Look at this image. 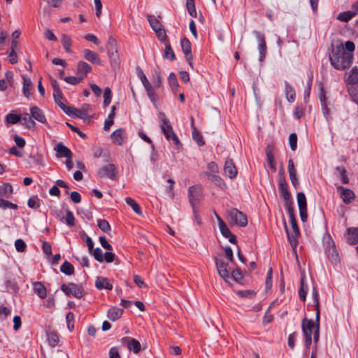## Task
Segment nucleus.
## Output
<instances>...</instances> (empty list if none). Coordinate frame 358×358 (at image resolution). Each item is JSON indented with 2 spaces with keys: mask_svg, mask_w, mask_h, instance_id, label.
Here are the masks:
<instances>
[{
  "mask_svg": "<svg viewBox=\"0 0 358 358\" xmlns=\"http://www.w3.org/2000/svg\"><path fill=\"white\" fill-rule=\"evenodd\" d=\"M64 80L67 83L75 85L80 83L83 79L79 76H78V77H75V76L64 77Z\"/></svg>",
  "mask_w": 358,
  "mask_h": 358,
  "instance_id": "54",
  "label": "nucleus"
},
{
  "mask_svg": "<svg viewBox=\"0 0 358 358\" xmlns=\"http://www.w3.org/2000/svg\"><path fill=\"white\" fill-rule=\"evenodd\" d=\"M160 120V127L167 140H173L176 145H180V141L173 131V127L171 125L169 120L166 118V115L163 112H160L158 115Z\"/></svg>",
  "mask_w": 358,
  "mask_h": 358,
  "instance_id": "2",
  "label": "nucleus"
},
{
  "mask_svg": "<svg viewBox=\"0 0 358 358\" xmlns=\"http://www.w3.org/2000/svg\"><path fill=\"white\" fill-rule=\"evenodd\" d=\"M65 222L70 227L75 225V217L73 214L70 210H66V217H64Z\"/></svg>",
  "mask_w": 358,
  "mask_h": 358,
  "instance_id": "50",
  "label": "nucleus"
},
{
  "mask_svg": "<svg viewBox=\"0 0 358 358\" xmlns=\"http://www.w3.org/2000/svg\"><path fill=\"white\" fill-rule=\"evenodd\" d=\"M69 115L75 116L80 119H85L88 116L87 110L84 108L82 109H76L73 107L66 106L63 110Z\"/></svg>",
  "mask_w": 358,
  "mask_h": 358,
  "instance_id": "13",
  "label": "nucleus"
},
{
  "mask_svg": "<svg viewBox=\"0 0 358 358\" xmlns=\"http://www.w3.org/2000/svg\"><path fill=\"white\" fill-rule=\"evenodd\" d=\"M126 203L131 207L133 210L138 215H141L142 212L139 205L131 197H127L125 199Z\"/></svg>",
  "mask_w": 358,
  "mask_h": 358,
  "instance_id": "39",
  "label": "nucleus"
},
{
  "mask_svg": "<svg viewBox=\"0 0 358 358\" xmlns=\"http://www.w3.org/2000/svg\"><path fill=\"white\" fill-rule=\"evenodd\" d=\"M312 296L316 307V321L318 322L320 320L319 299L317 292L315 289L313 291Z\"/></svg>",
  "mask_w": 358,
  "mask_h": 358,
  "instance_id": "47",
  "label": "nucleus"
},
{
  "mask_svg": "<svg viewBox=\"0 0 358 358\" xmlns=\"http://www.w3.org/2000/svg\"><path fill=\"white\" fill-rule=\"evenodd\" d=\"M301 220L303 222L307 220L306 198L303 192H299L296 196Z\"/></svg>",
  "mask_w": 358,
  "mask_h": 358,
  "instance_id": "9",
  "label": "nucleus"
},
{
  "mask_svg": "<svg viewBox=\"0 0 358 358\" xmlns=\"http://www.w3.org/2000/svg\"><path fill=\"white\" fill-rule=\"evenodd\" d=\"M83 56L85 59L87 61L96 64H101V59L99 57V55L90 50L85 49L83 50Z\"/></svg>",
  "mask_w": 358,
  "mask_h": 358,
  "instance_id": "22",
  "label": "nucleus"
},
{
  "mask_svg": "<svg viewBox=\"0 0 358 358\" xmlns=\"http://www.w3.org/2000/svg\"><path fill=\"white\" fill-rule=\"evenodd\" d=\"M215 264L220 276L226 282L230 278L229 272L227 269L228 263L222 259H216Z\"/></svg>",
  "mask_w": 358,
  "mask_h": 358,
  "instance_id": "12",
  "label": "nucleus"
},
{
  "mask_svg": "<svg viewBox=\"0 0 358 358\" xmlns=\"http://www.w3.org/2000/svg\"><path fill=\"white\" fill-rule=\"evenodd\" d=\"M220 231L223 236H224L227 238H229V241L231 243H236V237L231 234L229 228L227 225H224L223 227H221L219 228Z\"/></svg>",
  "mask_w": 358,
  "mask_h": 358,
  "instance_id": "31",
  "label": "nucleus"
},
{
  "mask_svg": "<svg viewBox=\"0 0 358 358\" xmlns=\"http://www.w3.org/2000/svg\"><path fill=\"white\" fill-rule=\"evenodd\" d=\"M103 98V105L106 107L110 104L112 99V92L109 87H106L104 89Z\"/></svg>",
  "mask_w": 358,
  "mask_h": 358,
  "instance_id": "46",
  "label": "nucleus"
},
{
  "mask_svg": "<svg viewBox=\"0 0 358 358\" xmlns=\"http://www.w3.org/2000/svg\"><path fill=\"white\" fill-rule=\"evenodd\" d=\"M336 171L339 173L341 177V180L343 183L347 184L349 180L346 176V171L343 167H336Z\"/></svg>",
  "mask_w": 358,
  "mask_h": 358,
  "instance_id": "59",
  "label": "nucleus"
},
{
  "mask_svg": "<svg viewBox=\"0 0 358 358\" xmlns=\"http://www.w3.org/2000/svg\"><path fill=\"white\" fill-rule=\"evenodd\" d=\"M338 190L341 191V196L344 203H350L354 199L355 194L351 189L341 186Z\"/></svg>",
  "mask_w": 358,
  "mask_h": 358,
  "instance_id": "17",
  "label": "nucleus"
},
{
  "mask_svg": "<svg viewBox=\"0 0 358 358\" xmlns=\"http://www.w3.org/2000/svg\"><path fill=\"white\" fill-rule=\"evenodd\" d=\"M302 331L305 337V343L309 348L312 343V333L314 329V323L312 320L304 318L302 320Z\"/></svg>",
  "mask_w": 358,
  "mask_h": 358,
  "instance_id": "6",
  "label": "nucleus"
},
{
  "mask_svg": "<svg viewBox=\"0 0 358 358\" xmlns=\"http://www.w3.org/2000/svg\"><path fill=\"white\" fill-rule=\"evenodd\" d=\"M208 178L217 186L223 188L225 186L223 180L218 176L208 174Z\"/></svg>",
  "mask_w": 358,
  "mask_h": 358,
  "instance_id": "42",
  "label": "nucleus"
},
{
  "mask_svg": "<svg viewBox=\"0 0 358 358\" xmlns=\"http://www.w3.org/2000/svg\"><path fill=\"white\" fill-rule=\"evenodd\" d=\"M20 116L13 113H9L6 117V121L8 124H16L20 122Z\"/></svg>",
  "mask_w": 358,
  "mask_h": 358,
  "instance_id": "45",
  "label": "nucleus"
},
{
  "mask_svg": "<svg viewBox=\"0 0 358 358\" xmlns=\"http://www.w3.org/2000/svg\"><path fill=\"white\" fill-rule=\"evenodd\" d=\"M355 16V12L351 8L349 10L340 13L337 16V19L340 21L347 22Z\"/></svg>",
  "mask_w": 358,
  "mask_h": 358,
  "instance_id": "32",
  "label": "nucleus"
},
{
  "mask_svg": "<svg viewBox=\"0 0 358 358\" xmlns=\"http://www.w3.org/2000/svg\"><path fill=\"white\" fill-rule=\"evenodd\" d=\"M348 91L353 101L358 103V85L351 87Z\"/></svg>",
  "mask_w": 358,
  "mask_h": 358,
  "instance_id": "55",
  "label": "nucleus"
},
{
  "mask_svg": "<svg viewBox=\"0 0 358 358\" xmlns=\"http://www.w3.org/2000/svg\"><path fill=\"white\" fill-rule=\"evenodd\" d=\"M227 215L228 221L231 224H236L240 227H245L248 224L246 215L236 208H232L228 210Z\"/></svg>",
  "mask_w": 358,
  "mask_h": 358,
  "instance_id": "4",
  "label": "nucleus"
},
{
  "mask_svg": "<svg viewBox=\"0 0 358 358\" xmlns=\"http://www.w3.org/2000/svg\"><path fill=\"white\" fill-rule=\"evenodd\" d=\"M15 247L17 252H22L25 250L27 245L24 241L20 238L15 241Z\"/></svg>",
  "mask_w": 358,
  "mask_h": 358,
  "instance_id": "53",
  "label": "nucleus"
},
{
  "mask_svg": "<svg viewBox=\"0 0 358 358\" xmlns=\"http://www.w3.org/2000/svg\"><path fill=\"white\" fill-rule=\"evenodd\" d=\"M113 143L117 145H121L124 140V130L118 129L114 131L110 135Z\"/></svg>",
  "mask_w": 358,
  "mask_h": 358,
  "instance_id": "18",
  "label": "nucleus"
},
{
  "mask_svg": "<svg viewBox=\"0 0 358 358\" xmlns=\"http://www.w3.org/2000/svg\"><path fill=\"white\" fill-rule=\"evenodd\" d=\"M55 150L57 152V157H66L70 159L72 157V152L62 143H59L55 147Z\"/></svg>",
  "mask_w": 358,
  "mask_h": 358,
  "instance_id": "16",
  "label": "nucleus"
},
{
  "mask_svg": "<svg viewBox=\"0 0 358 358\" xmlns=\"http://www.w3.org/2000/svg\"><path fill=\"white\" fill-rule=\"evenodd\" d=\"M30 115H31L33 120H36V121L46 124L47 120L45 114L42 111L41 108L37 106H33L30 108Z\"/></svg>",
  "mask_w": 358,
  "mask_h": 358,
  "instance_id": "15",
  "label": "nucleus"
},
{
  "mask_svg": "<svg viewBox=\"0 0 358 358\" xmlns=\"http://www.w3.org/2000/svg\"><path fill=\"white\" fill-rule=\"evenodd\" d=\"M33 289L34 292L40 297L41 299H45L47 296V290L45 287L43 285L41 282H33Z\"/></svg>",
  "mask_w": 358,
  "mask_h": 358,
  "instance_id": "23",
  "label": "nucleus"
},
{
  "mask_svg": "<svg viewBox=\"0 0 358 358\" xmlns=\"http://www.w3.org/2000/svg\"><path fill=\"white\" fill-rule=\"evenodd\" d=\"M71 199L73 203H78L81 201V196L78 192H72L71 193Z\"/></svg>",
  "mask_w": 358,
  "mask_h": 358,
  "instance_id": "64",
  "label": "nucleus"
},
{
  "mask_svg": "<svg viewBox=\"0 0 358 358\" xmlns=\"http://www.w3.org/2000/svg\"><path fill=\"white\" fill-rule=\"evenodd\" d=\"M120 343L122 345L126 346L129 351H133L135 354H137L141 350L140 343L134 338L123 337L120 340Z\"/></svg>",
  "mask_w": 358,
  "mask_h": 358,
  "instance_id": "11",
  "label": "nucleus"
},
{
  "mask_svg": "<svg viewBox=\"0 0 358 358\" xmlns=\"http://www.w3.org/2000/svg\"><path fill=\"white\" fill-rule=\"evenodd\" d=\"M20 122L27 129L34 128L36 123L33 120L31 115L27 113H24L20 116Z\"/></svg>",
  "mask_w": 358,
  "mask_h": 358,
  "instance_id": "25",
  "label": "nucleus"
},
{
  "mask_svg": "<svg viewBox=\"0 0 358 358\" xmlns=\"http://www.w3.org/2000/svg\"><path fill=\"white\" fill-rule=\"evenodd\" d=\"M180 45H181L182 50L185 55V57H189V59H190L191 56H193V55L192 53V47H191V43H190L189 41L187 38H184L181 41Z\"/></svg>",
  "mask_w": 358,
  "mask_h": 358,
  "instance_id": "28",
  "label": "nucleus"
},
{
  "mask_svg": "<svg viewBox=\"0 0 358 358\" xmlns=\"http://www.w3.org/2000/svg\"><path fill=\"white\" fill-rule=\"evenodd\" d=\"M97 225L103 232H108L110 230V226L106 220H98Z\"/></svg>",
  "mask_w": 358,
  "mask_h": 358,
  "instance_id": "48",
  "label": "nucleus"
},
{
  "mask_svg": "<svg viewBox=\"0 0 358 358\" xmlns=\"http://www.w3.org/2000/svg\"><path fill=\"white\" fill-rule=\"evenodd\" d=\"M158 38L160 40V41H164L166 38V31L164 30V29L163 28V27L162 28H160L159 30L157 29L155 31H154Z\"/></svg>",
  "mask_w": 358,
  "mask_h": 358,
  "instance_id": "62",
  "label": "nucleus"
},
{
  "mask_svg": "<svg viewBox=\"0 0 358 358\" xmlns=\"http://www.w3.org/2000/svg\"><path fill=\"white\" fill-rule=\"evenodd\" d=\"M285 227L286 229V232H287L289 242L291 244L293 250H294L295 248L296 247V245L298 243L297 238L299 236V231H298V232H296V231H293L292 232H290L287 229V224L285 222Z\"/></svg>",
  "mask_w": 358,
  "mask_h": 358,
  "instance_id": "26",
  "label": "nucleus"
},
{
  "mask_svg": "<svg viewBox=\"0 0 358 358\" xmlns=\"http://www.w3.org/2000/svg\"><path fill=\"white\" fill-rule=\"evenodd\" d=\"M48 341L52 347L56 346L59 343V336L55 331H49L47 334Z\"/></svg>",
  "mask_w": 358,
  "mask_h": 358,
  "instance_id": "40",
  "label": "nucleus"
},
{
  "mask_svg": "<svg viewBox=\"0 0 358 358\" xmlns=\"http://www.w3.org/2000/svg\"><path fill=\"white\" fill-rule=\"evenodd\" d=\"M29 207L36 209L39 208V199L36 196H33L29 198L27 203Z\"/></svg>",
  "mask_w": 358,
  "mask_h": 358,
  "instance_id": "52",
  "label": "nucleus"
},
{
  "mask_svg": "<svg viewBox=\"0 0 358 358\" xmlns=\"http://www.w3.org/2000/svg\"><path fill=\"white\" fill-rule=\"evenodd\" d=\"M186 7H187V10L189 14L192 17H196V11L194 0H187Z\"/></svg>",
  "mask_w": 358,
  "mask_h": 358,
  "instance_id": "43",
  "label": "nucleus"
},
{
  "mask_svg": "<svg viewBox=\"0 0 358 358\" xmlns=\"http://www.w3.org/2000/svg\"><path fill=\"white\" fill-rule=\"evenodd\" d=\"M353 60V55L347 53L342 44L336 45L330 56L331 64L337 70L348 69Z\"/></svg>",
  "mask_w": 358,
  "mask_h": 358,
  "instance_id": "1",
  "label": "nucleus"
},
{
  "mask_svg": "<svg viewBox=\"0 0 358 358\" xmlns=\"http://www.w3.org/2000/svg\"><path fill=\"white\" fill-rule=\"evenodd\" d=\"M346 238L350 244L358 243V228H349Z\"/></svg>",
  "mask_w": 358,
  "mask_h": 358,
  "instance_id": "29",
  "label": "nucleus"
},
{
  "mask_svg": "<svg viewBox=\"0 0 358 358\" xmlns=\"http://www.w3.org/2000/svg\"><path fill=\"white\" fill-rule=\"evenodd\" d=\"M60 271L68 275H71L74 273V268L71 264L64 262L60 267Z\"/></svg>",
  "mask_w": 358,
  "mask_h": 358,
  "instance_id": "37",
  "label": "nucleus"
},
{
  "mask_svg": "<svg viewBox=\"0 0 358 358\" xmlns=\"http://www.w3.org/2000/svg\"><path fill=\"white\" fill-rule=\"evenodd\" d=\"M92 71V67L90 64L85 62H80L78 64L77 71L76 73L82 79H83L87 74Z\"/></svg>",
  "mask_w": 358,
  "mask_h": 358,
  "instance_id": "21",
  "label": "nucleus"
},
{
  "mask_svg": "<svg viewBox=\"0 0 358 358\" xmlns=\"http://www.w3.org/2000/svg\"><path fill=\"white\" fill-rule=\"evenodd\" d=\"M93 256L94 257V259L99 262H102L103 261V255L102 250L99 248H96L94 250Z\"/></svg>",
  "mask_w": 358,
  "mask_h": 358,
  "instance_id": "58",
  "label": "nucleus"
},
{
  "mask_svg": "<svg viewBox=\"0 0 358 358\" xmlns=\"http://www.w3.org/2000/svg\"><path fill=\"white\" fill-rule=\"evenodd\" d=\"M273 150H274V148L272 145H268L266 146L265 152H266L267 159H274Z\"/></svg>",
  "mask_w": 358,
  "mask_h": 358,
  "instance_id": "61",
  "label": "nucleus"
},
{
  "mask_svg": "<svg viewBox=\"0 0 358 358\" xmlns=\"http://www.w3.org/2000/svg\"><path fill=\"white\" fill-rule=\"evenodd\" d=\"M147 19L153 31L159 30L163 27L161 22L152 15H148Z\"/></svg>",
  "mask_w": 358,
  "mask_h": 358,
  "instance_id": "34",
  "label": "nucleus"
},
{
  "mask_svg": "<svg viewBox=\"0 0 358 358\" xmlns=\"http://www.w3.org/2000/svg\"><path fill=\"white\" fill-rule=\"evenodd\" d=\"M123 309L117 307H112L108 311L107 315L110 320L115 321L121 317Z\"/></svg>",
  "mask_w": 358,
  "mask_h": 358,
  "instance_id": "27",
  "label": "nucleus"
},
{
  "mask_svg": "<svg viewBox=\"0 0 358 358\" xmlns=\"http://www.w3.org/2000/svg\"><path fill=\"white\" fill-rule=\"evenodd\" d=\"M61 289L68 296L73 295L77 299H80L84 295L83 288L81 285H77L73 282L69 283L67 285L63 284Z\"/></svg>",
  "mask_w": 358,
  "mask_h": 358,
  "instance_id": "5",
  "label": "nucleus"
},
{
  "mask_svg": "<svg viewBox=\"0 0 358 358\" xmlns=\"http://www.w3.org/2000/svg\"><path fill=\"white\" fill-rule=\"evenodd\" d=\"M308 291V285L305 283V275H303L301 279V286L299 292V297L302 301L306 300Z\"/></svg>",
  "mask_w": 358,
  "mask_h": 358,
  "instance_id": "35",
  "label": "nucleus"
},
{
  "mask_svg": "<svg viewBox=\"0 0 358 358\" xmlns=\"http://www.w3.org/2000/svg\"><path fill=\"white\" fill-rule=\"evenodd\" d=\"M253 33L259 42L258 49L260 54L259 61L262 62L264 60L266 55V44L264 35L258 31H255Z\"/></svg>",
  "mask_w": 358,
  "mask_h": 358,
  "instance_id": "10",
  "label": "nucleus"
},
{
  "mask_svg": "<svg viewBox=\"0 0 358 358\" xmlns=\"http://www.w3.org/2000/svg\"><path fill=\"white\" fill-rule=\"evenodd\" d=\"M164 56L165 58H166L171 61H173L175 59V58H176L175 53H174L173 49L171 48L170 44L166 45Z\"/></svg>",
  "mask_w": 358,
  "mask_h": 358,
  "instance_id": "44",
  "label": "nucleus"
},
{
  "mask_svg": "<svg viewBox=\"0 0 358 358\" xmlns=\"http://www.w3.org/2000/svg\"><path fill=\"white\" fill-rule=\"evenodd\" d=\"M95 285L99 289H106L110 290L113 289V285L109 282L108 279L103 277H97Z\"/></svg>",
  "mask_w": 358,
  "mask_h": 358,
  "instance_id": "24",
  "label": "nucleus"
},
{
  "mask_svg": "<svg viewBox=\"0 0 358 358\" xmlns=\"http://www.w3.org/2000/svg\"><path fill=\"white\" fill-rule=\"evenodd\" d=\"M345 48L348 51V52H346L347 53L352 54V52H354V50L355 49V43L352 41H348L345 43Z\"/></svg>",
  "mask_w": 358,
  "mask_h": 358,
  "instance_id": "63",
  "label": "nucleus"
},
{
  "mask_svg": "<svg viewBox=\"0 0 358 358\" xmlns=\"http://www.w3.org/2000/svg\"><path fill=\"white\" fill-rule=\"evenodd\" d=\"M192 138L199 146L204 145L205 141L203 139V136L196 128H194V131H192Z\"/></svg>",
  "mask_w": 358,
  "mask_h": 358,
  "instance_id": "38",
  "label": "nucleus"
},
{
  "mask_svg": "<svg viewBox=\"0 0 358 358\" xmlns=\"http://www.w3.org/2000/svg\"><path fill=\"white\" fill-rule=\"evenodd\" d=\"M230 278H232L236 282H240L242 278L241 271L239 269L232 271L231 276Z\"/></svg>",
  "mask_w": 358,
  "mask_h": 358,
  "instance_id": "60",
  "label": "nucleus"
},
{
  "mask_svg": "<svg viewBox=\"0 0 358 358\" xmlns=\"http://www.w3.org/2000/svg\"><path fill=\"white\" fill-rule=\"evenodd\" d=\"M53 97L57 104L64 110V108H65L66 106L62 102L63 96L61 90L53 91Z\"/></svg>",
  "mask_w": 358,
  "mask_h": 358,
  "instance_id": "36",
  "label": "nucleus"
},
{
  "mask_svg": "<svg viewBox=\"0 0 358 358\" xmlns=\"http://www.w3.org/2000/svg\"><path fill=\"white\" fill-rule=\"evenodd\" d=\"M100 178H108L115 180L117 175V169L114 164H109L100 168L97 172Z\"/></svg>",
  "mask_w": 358,
  "mask_h": 358,
  "instance_id": "8",
  "label": "nucleus"
},
{
  "mask_svg": "<svg viewBox=\"0 0 358 358\" xmlns=\"http://www.w3.org/2000/svg\"><path fill=\"white\" fill-rule=\"evenodd\" d=\"M13 193V187L10 184H3L0 187V208L3 209L13 208L17 209V206L12 203L3 198H9Z\"/></svg>",
  "mask_w": 358,
  "mask_h": 358,
  "instance_id": "3",
  "label": "nucleus"
},
{
  "mask_svg": "<svg viewBox=\"0 0 358 358\" xmlns=\"http://www.w3.org/2000/svg\"><path fill=\"white\" fill-rule=\"evenodd\" d=\"M346 82L348 84H357L358 83V69L355 67L350 72L349 75L346 78Z\"/></svg>",
  "mask_w": 358,
  "mask_h": 358,
  "instance_id": "33",
  "label": "nucleus"
},
{
  "mask_svg": "<svg viewBox=\"0 0 358 358\" xmlns=\"http://www.w3.org/2000/svg\"><path fill=\"white\" fill-rule=\"evenodd\" d=\"M289 144L292 150L294 151L297 147V136L292 133L289 136Z\"/></svg>",
  "mask_w": 358,
  "mask_h": 358,
  "instance_id": "51",
  "label": "nucleus"
},
{
  "mask_svg": "<svg viewBox=\"0 0 358 358\" xmlns=\"http://www.w3.org/2000/svg\"><path fill=\"white\" fill-rule=\"evenodd\" d=\"M189 201L192 206L195 208V205L202 199V190L200 186H192L188 189Z\"/></svg>",
  "mask_w": 358,
  "mask_h": 358,
  "instance_id": "7",
  "label": "nucleus"
},
{
  "mask_svg": "<svg viewBox=\"0 0 358 358\" xmlns=\"http://www.w3.org/2000/svg\"><path fill=\"white\" fill-rule=\"evenodd\" d=\"M168 80L169 85L173 90H176L178 87L179 85L178 79L176 78V76L173 73H171L169 74Z\"/></svg>",
  "mask_w": 358,
  "mask_h": 358,
  "instance_id": "49",
  "label": "nucleus"
},
{
  "mask_svg": "<svg viewBox=\"0 0 358 358\" xmlns=\"http://www.w3.org/2000/svg\"><path fill=\"white\" fill-rule=\"evenodd\" d=\"M288 173L292 184L296 187L299 185V180L296 176V170L294 168V164L292 159L288 161Z\"/></svg>",
  "mask_w": 358,
  "mask_h": 358,
  "instance_id": "19",
  "label": "nucleus"
},
{
  "mask_svg": "<svg viewBox=\"0 0 358 358\" xmlns=\"http://www.w3.org/2000/svg\"><path fill=\"white\" fill-rule=\"evenodd\" d=\"M66 323L68 329L71 331L73 329V321H74V315L73 313H67L66 316Z\"/></svg>",
  "mask_w": 358,
  "mask_h": 358,
  "instance_id": "56",
  "label": "nucleus"
},
{
  "mask_svg": "<svg viewBox=\"0 0 358 358\" xmlns=\"http://www.w3.org/2000/svg\"><path fill=\"white\" fill-rule=\"evenodd\" d=\"M62 43L65 50L68 52H71V39L70 36L66 34H62Z\"/></svg>",
  "mask_w": 358,
  "mask_h": 358,
  "instance_id": "41",
  "label": "nucleus"
},
{
  "mask_svg": "<svg viewBox=\"0 0 358 358\" xmlns=\"http://www.w3.org/2000/svg\"><path fill=\"white\" fill-rule=\"evenodd\" d=\"M279 187L280 194L286 201L291 199V194L287 189V185L284 176L280 177Z\"/></svg>",
  "mask_w": 358,
  "mask_h": 358,
  "instance_id": "20",
  "label": "nucleus"
},
{
  "mask_svg": "<svg viewBox=\"0 0 358 358\" xmlns=\"http://www.w3.org/2000/svg\"><path fill=\"white\" fill-rule=\"evenodd\" d=\"M286 96L287 100L289 102L294 101L295 97V92L291 86L286 87Z\"/></svg>",
  "mask_w": 358,
  "mask_h": 358,
  "instance_id": "57",
  "label": "nucleus"
},
{
  "mask_svg": "<svg viewBox=\"0 0 358 358\" xmlns=\"http://www.w3.org/2000/svg\"><path fill=\"white\" fill-rule=\"evenodd\" d=\"M31 86H32V83L31 81V79L26 76H23L22 91H23L24 95L27 98H29V96H31L30 90L31 88Z\"/></svg>",
  "mask_w": 358,
  "mask_h": 358,
  "instance_id": "30",
  "label": "nucleus"
},
{
  "mask_svg": "<svg viewBox=\"0 0 358 358\" xmlns=\"http://www.w3.org/2000/svg\"><path fill=\"white\" fill-rule=\"evenodd\" d=\"M224 171L226 175L231 179L236 178L237 176L238 171L231 159L226 160Z\"/></svg>",
  "mask_w": 358,
  "mask_h": 358,
  "instance_id": "14",
  "label": "nucleus"
}]
</instances>
